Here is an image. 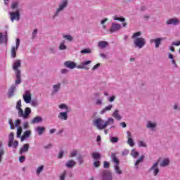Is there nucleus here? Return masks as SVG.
Returning <instances> with one entry per match:
<instances>
[{
	"label": "nucleus",
	"mask_w": 180,
	"mask_h": 180,
	"mask_svg": "<svg viewBox=\"0 0 180 180\" xmlns=\"http://www.w3.org/2000/svg\"><path fill=\"white\" fill-rule=\"evenodd\" d=\"M122 155H127V154H129V150L125 149L122 151Z\"/></svg>",
	"instance_id": "obj_62"
},
{
	"label": "nucleus",
	"mask_w": 180,
	"mask_h": 180,
	"mask_svg": "<svg viewBox=\"0 0 180 180\" xmlns=\"http://www.w3.org/2000/svg\"><path fill=\"white\" fill-rule=\"evenodd\" d=\"M22 65V63L20 62V60H17L15 61H14L13 64V70L15 71V74L18 72H20V70H19V68H20Z\"/></svg>",
	"instance_id": "obj_11"
},
{
	"label": "nucleus",
	"mask_w": 180,
	"mask_h": 180,
	"mask_svg": "<svg viewBox=\"0 0 180 180\" xmlns=\"http://www.w3.org/2000/svg\"><path fill=\"white\" fill-rule=\"evenodd\" d=\"M19 146V142L18 141H15L12 143L11 146L14 148H18V146Z\"/></svg>",
	"instance_id": "obj_48"
},
{
	"label": "nucleus",
	"mask_w": 180,
	"mask_h": 180,
	"mask_svg": "<svg viewBox=\"0 0 180 180\" xmlns=\"http://www.w3.org/2000/svg\"><path fill=\"white\" fill-rule=\"evenodd\" d=\"M13 132H11L9 135L8 147H12V143H13Z\"/></svg>",
	"instance_id": "obj_34"
},
{
	"label": "nucleus",
	"mask_w": 180,
	"mask_h": 180,
	"mask_svg": "<svg viewBox=\"0 0 180 180\" xmlns=\"http://www.w3.org/2000/svg\"><path fill=\"white\" fill-rule=\"evenodd\" d=\"M108 44H109L106 41H101L98 44V47L101 50H103V49H106V47H108Z\"/></svg>",
	"instance_id": "obj_22"
},
{
	"label": "nucleus",
	"mask_w": 180,
	"mask_h": 180,
	"mask_svg": "<svg viewBox=\"0 0 180 180\" xmlns=\"http://www.w3.org/2000/svg\"><path fill=\"white\" fill-rule=\"evenodd\" d=\"M67 175V172H63L59 176V180H65V176Z\"/></svg>",
	"instance_id": "obj_43"
},
{
	"label": "nucleus",
	"mask_w": 180,
	"mask_h": 180,
	"mask_svg": "<svg viewBox=\"0 0 180 180\" xmlns=\"http://www.w3.org/2000/svg\"><path fill=\"white\" fill-rule=\"evenodd\" d=\"M150 171L153 172L155 176L158 174V172H160V170L158 169V161L154 163Z\"/></svg>",
	"instance_id": "obj_17"
},
{
	"label": "nucleus",
	"mask_w": 180,
	"mask_h": 180,
	"mask_svg": "<svg viewBox=\"0 0 180 180\" xmlns=\"http://www.w3.org/2000/svg\"><path fill=\"white\" fill-rule=\"evenodd\" d=\"M165 38H155L152 39L150 41V43H155V49H158L160 47V44H161V41L165 40Z\"/></svg>",
	"instance_id": "obj_13"
},
{
	"label": "nucleus",
	"mask_w": 180,
	"mask_h": 180,
	"mask_svg": "<svg viewBox=\"0 0 180 180\" xmlns=\"http://www.w3.org/2000/svg\"><path fill=\"white\" fill-rule=\"evenodd\" d=\"M20 123H21V121H20V120H15V127H19V125L20 124Z\"/></svg>",
	"instance_id": "obj_53"
},
{
	"label": "nucleus",
	"mask_w": 180,
	"mask_h": 180,
	"mask_svg": "<svg viewBox=\"0 0 180 180\" xmlns=\"http://www.w3.org/2000/svg\"><path fill=\"white\" fill-rule=\"evenodd\" d=\"M15 77H16L15 85H19V84H20V82H22L20 72L18 71L15 73Z\"/></svg>",
	"instance_id": "obj_30"
},
{
	"label": "nucleus",
	"mask_w": 180,
	"mask_h": 180,
	"mask_svg": "<svg viewBox=\"0 0 180 180\" xmlns=\"http://www.w3.org/2000/svg\"><path fill=\"white\" fill-rule=\"evenodd\" d=\"M30 113H32V109H30L29 107H27L24 111L22 110V112L18 114V116L19 117H22L23 119H28Z\"/></svg>",
	"instance_id": "obj_7"
},
{
	"label": "nucleus",
	"mask_w": 180,
	"mask_h": 180,
	"mask_svg": "<svg viewBox=\"0 0 180 180\" xmlns=\"http://www.w3.org/2000/svg\"><path fill=\"white\" fill-rule=\"evenodd\" d=\"M11 22L14 20H19L20 19V13L19 9H17L15 12L9 13Z\"/></svg>",
	"instance_id": "obj_8"
},
{
	"label": "nucleus",
	"mask_w": 180,
	"mask_h": 180,
	"mask_svg": "<svg viewBox=\"0 0 180 180\" xmlns=\"http://www.w3.org/2000/svg\"><path fill=\"white\" fill-rule=\"evenodd\" d=\"M19 46H20V39H19V38H18L16 39V45L15 46H12L11 48V57L13 58H15V57H16V51H18V49H19Z\"/></svg>",
	"instance_id": "obj_9"
},
{
	"label": "nucleus",
	"mask_w": 180,
	"mask_h": 180,
	"mask_svg": "<svg viewBox=\"0 0 180 180\" xmlns=\"http://www.w3.org/2000/svg\"><path fill=\"white\" fill-rule=\"evenodd\" d=\"M8 123L11 126V130H13L15 129V124H13V122L12 121V120H9Z\"/></svg>",
	"instance_id": "obj_50"
},
{
	"label": "nucleus",
	"mask_w": 180,
	"mask_h": 180,
	"mask_svg": "<svg viewBox=\"0 0 180 180\" xmlns=\"http://www.w3.org/2000/svg\"><path fill=\"white\" fill-rule=\"evenodd\" d=\"M112 161L115 162L114 170L115 174H117V175H122V174H123V171L120 169V166H119V159H117L115 155H112Z\"/></svg>",
	"instance_id": "obj_5"
},
{
	"label": "nucleus",
	"mask_w": 180,
	"mask_h": 180,
	"mask_svg": "<svg viewBox=\"0 0 180 180\" xmlns=\"http://www.w3.org/2000/svg\"><path fill=\"white\" fill-rule=\"evenodd\" d=\"M138 146L139 147H147V144L144 143L143 141H138Z\"/></svg>",
	"instance_id": "obj_44"
},
{
	"label": "nucleus",
	"mask_w": 180,
	"mask_h": 180,
	"mask_svg": "<svg viewBox=\"0 0 180 180\" xmlns=\"http://www.w3.org/2000/svg\"><path fill=\"white\" fill-rule=\"evenodd\" d=\"M111 143H117L119 141V138L112 136L110 138Z\"/></svg>",
	"instance_id": "obj_49"
},
{
	"label": "nucleus",
	"mask_w": 180,
	"mask_h": 180,
	"mask_svg": "<svg viewBox=\"0 0 180 180\" xmlns=\"http://www.w3.org/2000/svg\"><path fill=\"white\" fill-rule=\"evenodd\" d=\"M167 25H179L180 24V20L178 18H170L167 21Z\"/></svg>",
	"instance_id": "obj_16"
},
{
	"label": "nucleus",
	"mask_w": 180,
	"mask_h": 180,
	"mask_svg": "<svg viewBox=\"0 0 180 180\" xmlns=\"http://www.w3.org/2000/svg\"><path fill=\"white\" fill-rule=\"evenodd\" d=\"M58 49L59 50H67V45H65V41L60 43Z\"/></svg>",
	"instance_id": "obj_35"
},
{
	"label": "nucleus",
	"mask_w": 180,
	"mask_h": 180,
	"mask_svg": "<svg viewBox=\"0 0 180 180\" xmlns=\"http://www.w3.org/2000/svg\"><path fill=\"white\" fill-rule=\"evenodd\" d=\"M172 44V46H180V41H173Z\"/></svg>",
	"instance_id": "obj_59"
},
{
	"label": "nucleus",
	"mask_w": 180,
	"mask_h": 180,
	"mask_svg": "<svg viewBox=\"0 0 180 180\" xmlns=\"http://www.w3.org/2000/svg\"><path fill=\"white\" fill-rule=\"evenodd\" d=\"M120 27H122L120 24L113 22L112 27L110 28V33H113V32H117V30H120Z\"/></svg>",
	"instance_id": "obj_18"
},
{
	"label": "nucleus",
	"mask_w": 180,
	"mask_h": 180,
	"mask_svg": "<svg viewBox=\"0 0 180 180\" xmlns=\"http://www.w3.org/2000/svg\"><path fill=\"white\" fill-rule=\"evenodd\" d=\"M80 53L82 54H89L91 53H92V50L89 48H87V49H82Z\"/></svg>",
	"instance_id": "obj_38"
},
{
	"label": "nucleus",
	"mask_w": 180,
	"mask_h": 180,
	"mask_svg": "<svg viewBox=\"0 0 180 180\" xmlns=\"http://www.w3.org/2000/svg\"><path fill=\"white\" fill-rule=\"evenodd\" d=\"M174 110H180V107L178 105V104H175L174 105Z\"/></svg>",
	"instance_id": "obj_63"
},
{
	"label": "nucleus",
	"mask_w": 180,
	"mask_h": 180,
	"mask_svg": "<svg viewBox=\"0 0 180 180\" xmlns=\"http://www.w3.org/2000/svg\"><path fill=\"white\" fill-rule=\"evenodd\" d=\"M144 160V156L142 155L139 159H138L136 160V162H135V165L136 167H137V165H139V162H142V161Z\"/></svg>",
	"instance_id": "obj_46"
},
{
	"label": "nucleus",
	"mask_w": 180,
	"mask_h": 180,
	"mask_svg": "<svg viewBox=\"0 0 180 180\" xmlns=\"http://www.w3.org/2000/svg\"><path fill=\"white\" fill-rule=\"evenodd\" d=\"M22 131H23V129H22V127H18L17 128V137L19 139L22 134Z\"/></svg>",
	"instance_id": "obj_40"
},
{
	"label": "nucleus",
	"mask_w": 180,
	"mask_h": 180,
	"mask_svg": "<svg viewBox=\"0 0 180 180\" xmlns=\"http://www.w3.org/2000/svg\"><path fill=\"white\" fill-rule=\"evenodd\" d=\"M94 167H96V168H98V167H99V165H101V161H99V160H96V161L94 162Z\"/></svg>",
	"instance_id": "obj_52"
},
{
	"label": "nucleus",
	"mask_w": 180,
	"mask_h": 180,
	"mask_svg": "<svg viewBox=\"0 0 180 180\" xmlns=\"http://www.w3.org/2000/svg\"><path fill=\"white\" fill-rule=\"evenodd\" d=\"M51 147H53V144L49 143V144L45 146L44 148H45V150H49V148H51Z\"/></svg>",
	"instance_id": "obj_54"
},
{
	"label": "nucleus",
	"mask_w": 180,
	"mask_h": 180,
	"mask_svg": "<svg viewBox=\"0 0 180 180\" xmlns=\"http://www.w3.org/2000/svg\"><path fill=\"white\" fill-rule=\"evenodd\" d=\"M59 109H63L65 112H61L58 114V117L60 120H68V113H70L71 109L66 104L59 105Z\"/></svg>",
	"instance_id": "obj_3"
},
{
	"label": "nucleus",
	"mask_w": 180,
	"mask_h": 180,
	"mask_svg": "<svg viewBox=\"0 0 180 180\" xmlns=\"http://www.w3.org/2000/svg\"><path fill=\"white\" fill-rule=\"evenodd\" d=\"M169 165V159L166 158L164 159L161 162H160V167H167V165Z\"/></svg>",
	"instance_id": "obj_33"
},
{
	"label": "nucleus",
	"mask_w": 180,
	"mask_h": 180,
	"mask_svg": "<svg viewBox=\"0 0 180 180\" xmlns=\"http://www.w3.org/2000/svg\"><path fill=\"white\" fill-rule=\"evenodd\" d=\"M63 39L68 40V41H72V37L70 34H63Z\"/></svg>",
	"instance_id": "obj_41"
},
{
	"label": "nucleus",
	"mask_w": 180,
	"mask_h": 180,
	"mask_svg": "<svg viewBox=\"0 0 180 180\" xmlns=\"http://www.w3.org/2000/svg\"><path fill=\"white\" fill-rule=\"evenodd\" d=\"M31 105L32 106H37V101L36 100H33L32 102H31Z\"/></svg>",
	"instance_id": "obj_55"
},
{
	"label": "nucleus",
	"mask_w": 180,
	"mask_h": 180,
	"mask_svg": "<svg viewBox=\"0 0 180 180\" xmlns=\"http://www.w3.org/2000/svg\"><path fill=\"white\" fill-rule=\"evenodd\" d=\"M46 128L44 127H37L35 128V131L39 136H41L44 133Z\"/></svg>",
	"instance_id": "obj_25"
},
{
	"label": "nucleus",
	"mask_w": 180,
	"mask_h": 180,
	"mask_svg": "<svg viewBox=\"0 0 180 180\" xmlns=\"http://www.w3.org/2000/svg\"><path fill=\"white\" fill-rule=\"evenodd\" d=\"M102 180H113L112 179V173L108 170L103 171Z\"/></svg>",
	"instance_id": "obj_14"
},
{
	"label": "nucleus",
	"mask_w": 180,
	"mask_h": 180,
	"mask_svg": "<svg viewBox=\"0 0 180 180\" xmlns=\"http://www.w3.org/2000/svg\"><path fill=\"white\" fill-rule=\"evenodd\" d=\"M103 167H104V168H109V167H110L109 162H108L107 161H105Z\"/></svg>",
	"instance_id": "obj_60"
},
{
	"label": "nucleus",
	"mask_w": 180,
	"mask_h": 180,
	"mask_svg": "<svg viewBox=\"0 0 180 180\" xmlns=\"http://www.w3.org/2000/svg\"><path fill=\"white\" fill-rule=\"evenodd\" d=\"M32 134V131L27 130L25 131L23 134V136H21V141H25L26 139L30 137V135Z\"/></svg>",
	"instance_id": "obj_26"
},
{
	"label": "nucleus",
	"mask_w": 180,
	"mask_h": 180,
	"mask_svg": "<svg viewBox=\"0 0 180 180\" xmlns=\"http://www.w3.org/2000/svg\"><path fill=\"white\" fill-rule=\"evenodd\" d=\"M43 169H44V165H41V166L38 167L36 169L37 175H40V174H41Z\"/></svg>",
	"instance_id": "obj_36"
},
{
	"label": "nucleus",
	"mask_w": 180,
	"mask_h": 180,
	"mask_svg": "<svg viewBox=\"0 0 180 180\" xmlns=\"http://www.w3.org/2000/svg\"><path fill=\"white\" fill-rule=\"evenodd\" d=\"M18 6H19V3L18 1H13L11 4L12 9H18Z\"/></svg>",
	"instance_id": "obj_42"
},
{
	"label": "nucleus",
	"mask_w": 180,
	"mask_h": 180,
	"mask_svg": "<svg viewBox=\"0 0 180 180\" xmlns=\"http://www.w3.org/2000/svg\"><path fill=\"white\" fill-rule=\"evenodd\" d=\"M141 36V32H135L132 35V39H134V44L137 49H143L146 46V39L139 37Z\"/></svg>",
	"instance_id": "obj_1"
},
{
	"label": "nucleus",
	"mask_w": 180,
	"mask_h": 180,
	"mask_svg": "<svg viewBox=\"0 0 180 180\" xmlns=\"http://www.w3.org/2000/svg\"><path fill=\"white\" fill-rule=\"evenodd\" d=\"M25 160H26V158H25V156H20L19 158L20 162H25Z\"/></svg>",
	"instance_id": "obj_56"
},
{
	"label": "nucleus",
	"mask_w": 180,
	"mask_h": 180,
	"mask_svg": "<svg viewBox=\"0 0 180 180\" xmlns=\"http://www.w3.org/2000/svg\"><path fill=\"white\" fill-rule=\"evenodd\" d=\"M36 34H37V29L34 30L32 32V39H34V37H36Z\"/></svg>",
	"instance_id": "obj_58"
},
{
	"label": "nucleus",
	"mask_w": 180,
	"mask_h": 180,
	"mask_svg": "<svg viewBox=\"0 0 180 180\" xmlns=\"http://www.w3.org/2000/svg\"><path fill=\"white\" fill-rule=\"evenodd\" d=\"M15 109H16V110H18V115L20 113H22V111L23 110L22 109V100L18 101V102L16 103Z\"/></svg>",
	"instance_id": "obj_24"
},
{
	"label": "nucleus",
	"mask_w": 180,
	"mask_h": 180,
	"mask_svg": "<svg viewBox=\"0 0 180 180\" xmlns=\"http://www.w3.org/2000/svg\"><path fill=\"white\" fill-rule=\"evenodd\" d=\"M28 151H29V143H25L20 148V155H22V154H23L25 153H27Z\"/></svg>",
	"instance_id": "obj_23"
},
{
	"label": "nucleus",
	"mask_w": 180,
	"mask_h": 180,
	"mask_svg": "<svg viewBox=\"0 0 180 180\" xmlns=\"http://www.w3.org/2000/svg\"><path fill=\"white\" fill-rule=\"evenodd\" d=\"M64 155V151L61 150L59 152L58 158H63Z\"/></svg>",
	"instance_id": "obj_61"
},
{
	"label": "nucleus",
	"mask_w": 180,
	"mask_h": 180,
	"mask_svg": "<svg viewBox=\"0 0 180 180\" xmlns=\"http://www.w3.org/2000/svg\"><path fill=\"white\" fill-rule=\"evenodd\" d=\"M115 99H116V97L115 96H112L111 97L108 98L109 102H113V101H115Z\"/></svg>",
	"instance_id": "obj_57"
},
{
	"label": "nucleus",
	"mask_w": 180,
	"mask_h": 180,
	"mask_svg": "<svg viewBox=\"0 0 180 180\" xmlns=\"http://www.w3.org/2000/svg\"><path fill=\"white\" fill-rule=\"evenodd\" d=\"M43 122V117L40 116H37L33 118V120L31 121L32 124H36L37 123H41Z\"/></svg>",
	"instance_id": "obj_21"
},
{
	"label": "nucleus",
	"mask_w": 180,
	"mask_h": 180,
	"mask_svg": "<svg viewBox=\"0 0 180 180\" xmlns=\"http://www.w3.org/2000/svg\"><path fill=\"white\" fill-rule=\"evenodd\" d=\"M60 89H61V83H58L56 84H54L53 86L52 95L57 94V92H58Z\"/></svg>",
	"instance_id": "obj_20"
},
{
	"label": "nucleus",
	"mask_w": 180,
	"mask_h": 180,
	"mask_svg": "<svg viewBox=\"0 0 180 180\" xmlns=\"http://www.w3.org/2000/svg\"><path fill=\"white\" fill-rule=\"evenodd\" d=\"M15 89H16V86H15L13 84L10 87L9 91H8L9 98H11V96H13V94H14Z\"/></svg>",
	"instance_id": "obj_31"
},
{
	"label": "nucleus",
	"mask_w": 180,
	"mask_h": 180,
	"mask_svg": "<svg viewBox=\"0 0 180 180\" xmlns=\"http://www.w3.org/2000/svg\"><path fill=\"white\" fill-rule=\"evenodd\" d=\"M130 154L134 158H137L139 157V152L135 150V149H132Z\"/></svg>",
	"instance_id": "obj_37"
},
{
	"label": "nucleus",
	"mask_w": 180,
	"mask_h": 180,
	"mask_svg": "<svg viewBox=\"0 0 180 180\" xmlns=\"http://www.w3.org/2000/svg\"><path fill=\"white\" fill-rule=\"evenodd\" d=\"M113 19L114 20H119L120 22H124L125 20L124 18L117 17V15L113 16Z\"/></svg>",
	"instance_id": "obj_45"
},
{
	"label": "nucleus",
	"mask_w": 180,
	"mask_h": 180,
	"mask_svg": "<svg viewBox=\"0 0 180 180\" xmlns=\"http://www.w3.org/2000/svg\"><path fill=\"white\" fill-rule=\"evenodd\" d=\"M22 98L25 103H30L32 102V93L30 92V91H25L22 96Z\"/></svg>",
	"instance_id": "obj_10"
},
{
	"label": "nucleus",
	"mask_w": 180,
	"mask_h": 180,
	"mask_svg": "<svg viewBox=\"0 0 180 180\" xmlns=\"http://www.w3.org/2000/svg\"><path fill=\"white\" fill-rule=\"evenodd\" d=\"M127 144H129V146H130V147H134V141H133V138L131 136V134L130 133V131H127Z\"/></svg>",
	"instance_id": "obj_15"
},
{
	"label": "nucleus",
	"mask_w": 180,
	"mask_h": 180,
	"mask_svg": "<svg viewBox=\"0 0 180 180\" xmlns=\"http://www.w3.org/2000/svg\"><path fill=\"white\" fill-rule=\"evenodd\" d=\"M146 127L148 129H151L153 130L157 127V122L148 121Z\"/></svg>",
	"instance_id": "obj_27"
},
{
	"label": "nucleus",
	"mask_w": 180,
	"mask_h": 180,
	"mask_svg": "<svg viewBox=\"0 0 180 180\" xmlns=\"http://www.w3.org/2000/svg\"><path fill=\"white\" fill-rule=\"evenodd\" d=\"M102 103V100H101V99H97L96 101V104H97V105H101Z\"/></svg>",
	"instance_id": "obj_64"
},
{
	"label": "nucleus",
	"mask_w": 180,
	"mask_h": 180,
	"mask_svg": "<svg viewBox=\"0 0 180 180\" xmlns=\"http://www.w3.org/2000/svg\"><path fill=\"white\" fill-rule=\"evenodd\" d=\"M68 5V0H62V1L59 4L58 8H56V12L54 13V15L53 16V19H55L60 15V12H63L65 8H67V6Z\"/></svg>",
	"instance_id": "obj_4"
},
{
	"label": "nucleus",
	"mask_w": 180,
	"mask_h": 180,
	"mask_svg": "<svg viewBox=\"0 0 180 180\" xmlns=\"http://www.w3.org/2000/svg\"><path fill=\"white\" fill-rule=\"evenodd\" d=\"M76 162L74 160H68L65 166L67 167V168H72V167H74L75 165Z\"/></svg>",
	"instance_id": "obj_32"
},
{
	"label": "nucleus",
	"mask_w": 180,
	"mask_h": 180,
	"mask_svg": "<svg viewBox=\"0 0 180 180\" xmlns=\"http://www.w3.org/2000/svg\"><path fill=\"white\" fill-rule=\"evenodd\" d=\"M77 153L78 152L76 150H72L70 153V157H75L77 155Z\"/></svg>",
	"instance_id": "obj_51"
},
{
	"label": "nucleus",
	"mask_w": 180,
	"mask_h": 180,
	"mask_svg": "<svg viewBox=\"0 0 180 180\" xmlns=\"http://www.w3.org/2000/svg\"><path fill=\"white\" fill-rule=\"evenodd\" d=\"M115 119L113 117H108V120L105 121V128L108 127V126H111L110 129H115Z\"/></svg>",
	"instance_id": "obj_12"
},
{
	"label": "nucleus",
	"mask_w": 180,
	"mask_h": 180,
	"mask_svg": "<svg viewBox=\"0 0 180 180\" xmlns=\"http://www.w3.org/2000/svg\"><path fill=\"white\" fill-rule=\"evenodd\" d=\"M93 123L94 126L98 129V130H103V129H106L105 125V120H102L101 118H97L94 120Z\"/></svg>",
	"instance_id": "obj_6"
},
{
	"label": "nucleus",
	"mask_w": 180,
	"mask_h": 180,
	"mask_svg": "<svg viewBox=\"0 0 180 180\" xmlns=\"http://www.w3.org/2000/svg\"><path fill=\"white\" fill-rule=\"evenodd\" d=\"M112 108H113V105L112 104L108 105L101 111V115H103L104 113H106V112H110V110H112Z\"/></svg>",
	"instance_id": "obj_28"
},
{
	"label": "nucleus",
	"mask_w": 180,
	"mask_h": 180,
	"mask_svg": "<svg viewBox=\"0 0 180 180\" xmlns=\"http://www.w3.org/2000/svg\"><path fill=\"white\" fill-rule=\"evenodd\" d=\"M91 60H87L85 62L82 63L80 65L77 66V64L72 61H66L65 62V67H67V68H70V70H74V68H78L80 70H89V68H86V66L88 65V64H91Z\"/></svg>",
	"instance_id": "obj_2"
},
{
	"label": "nucleus",
	"mask_w": 180,
	"mask_h": 180,
	"mask_svg": "<svg viewBox=\"0 0 180 180\" xmlns=\"http://www.w3.org/2000/svg\"><path fill=\"white\" fill-rule=\"evenodd\" d=\"M8 41V35L2 34V33H0V44L5 43L6 44Z\"/></svg>",
	"instance_id": "obj_29"
},
{
	"label": "nucleus",
	"mask_w": 180,
	"mask_h": 180,
	"mask_svg": "<svg viewBox=\"0 0 180 180\" xmlns=\"http://www.w3.org/2000/svg\"><path fill=\"white\" fill-rule=\"evenodd\" d=\"M92 157L94 160H96V161L101 160V154H99L98 153H93Z\"/></svg>",
	"instance_id": "obj_39"
},
{
	"label": "nucleus",
	"mask_w": 180,
	"mask_h": 180,
	"mask_svg": "<svg viewBox=\"0 0 180 180\" xmlns=\"http://www.w3.org/2000/svg\"><path fill=\"white\" fill-rule=\"evenodd\" d=\"M106 22H108V18H104L101 21V24L103 25V29H106V25H105V23H106Z\"/></svg>",
	"instance_id": "obj_47"
},
{
	"label": "nucleus",
	"mask_w": 180,
	"mask_h": 180,
	"mask_svg": "<svg viewBox=\"0 0 180 180\" xmlns=\"http://www.w3.org/2000/svg\"><path fill=\"white\" fill-rule=\"evenodd\" d=\"M119 110L116 109L112 112V117L115 119V120L120 121L121 119H122V115H120V113H119Z\"/></svg>",
	"instance_id": "obj_19"
}]
</instances>
